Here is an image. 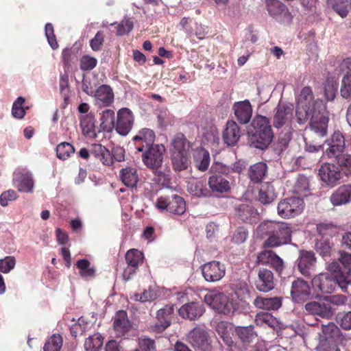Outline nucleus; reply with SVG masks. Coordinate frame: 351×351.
Masks as SVG:
<instances>
[{
	"instance_id": "c03bdc74",
	"label": "nucleus",
	"mask_w": 351,
	"mask_h": 351,
	"mask_svg": "<svg viewBox=\"0 0 351 351\" xmlns=\"http://www.w3.org/2000/svg\"><path fill=\"white\" fill-rule=\"evenodd\" d=\"M235 332L239 339L244 343H250L256 337V335L254 332V326L252 325L247 326H237Z\"/></svg>"
},
{
	"instance_id": "7c9ffc66",
	"label": "nucleus",
	"mask_w": 351,
	"mask_h": 351,
	"mask_svg": "<svg viewBox=\"0 0 351 351\" xmlns=\"http://www.w3.org/2000/svg\"><path fill=\"white\" fill-rule=\"evenodd\" d=\"M113 327L117 334L119 336L123 335L129 330L130 324L125 311H119L116 313L114 318Z\"/></svg>"
},
{
	"instance_id": "b1692460",
	"label": "nucleus",
	"mask_w": 351,
	"mask_h": 351,
	"mask_svg": "<svg viewBox=\"0 0 351 351\" xmlns=\"http://www.w3.org/2000/svg\"><path fill=\"white\" fill-rule=\"evenodd\" d=\"M341 68L343 71L347 70L341 80V95L345 99H351V58L344 59Z\"/></svg>"
},
{
	"instance_id": "5701e85b",
	"label": "nucleus",
	"mask_w": 351,
	"mask_h": 351,
	"mask_svg": "<svg viewBox=\"0 0 351 351\" xmlns=\"http://www.w3.org/2000/svg\"><path fill=\"white\" fill-rule=\"evenodd\" d=\"M248 135L250 143L256 148L264 149L271 143L274 133L268 131L254 132L249 130Z\"/></svg>"
},
{
	"instance_id": "864d4df0",
	"label": "nucleus",
	"mask_w": 351,
	"mask_h": 351,
	"mask_svg": "<svg viewBox=\"0 0 351 351\" xmlns=\"http://www.w3.org/2000/svg\"><path fill=\"white\" fill-rule=\"evenodd\" d=\"M293 191L298 195L304 197L307 196L309 192L308 179L303 175L298 176L294 185Z\"/></svg>"
},
{
	"instance_id": "0e129e2a",
	"label": "nucleus",
	"mask_w": 351,
	"mask_h": 351,
	"mask_svg": "<svg viewBox=\"0 0 351 351\" xmlns=\"http://www.w3.org/2000/svg\"><path fill=\"white\" fill-rule=\"evenodd\" d=\"M16 262L15 257L12 256H8L0 259V272L8 274L15 267Z\"/></svg>"
},
{
	"instance_id": "9b49d317",
	"label": "nucleus",
	"mask_w": 351,
	"mask_h": 351,
	"mask_svg": "<svg viewBox=\"0 0 351 351\" xmlns=\"http://www.w3.org/2000/svg\"><path fill=\"white\" fill-rule=\"evenodd\" d=\"M202 274L207 282H215L221 280L226 274V266L217 261H210L202 267Z\"/></svg>"
},
{
	"instance_id": "f704fd0d",
	"label": "nucleus",
	"mask_w": 351,
	"mask_h": 351,
	"mask_svg": "<svg viewBox=\"0 0 351 351\" xmlns=\"http://www.w3.org/2000/svg\"><path fill=\"white\" fill-rule=\"evenodd\" d=\"M93 96L106 106H110L114 101L112 89L106 84L99 86Z\"/></svg>"
},
{
	"instance_id": "c756f323",
	"label": "nucleus",
	"mask_w": 351,
	"mask_h": 351,
	"mask_svg": "<svg viewBox=\"0 0 351 351\" xmlns=\"http://www.w3.org/2000/svg\"><path fill=\"white\" fill-rule=\"evenodd\" d=\"M170 153L171 155L189 154V143L182 134H178L171 141Z\"/></svg>"
},
{
	"instance_id": "680f3d73",
	"label": "nucleus",
	"mask_w": 351,
	"mask_h": 351,
	"mask_svg": "<svg viewBox=\"0 0 351 351\" xmlns=\"http://www.w3.org/2000/svg\"><path fill=\"white\" fill-rule=\"evenodd\" d=\"M62 345V339L60 335H53L45 343L43 351H60Z\"/></svg>"
},
{
	"instance_id": "e2e57ef3",
	"label": "nucleus",
	"mask_w": 351,
	"mask_h": 351,
	"mask_svg": "<svg viewBox=\"0 0 351 351\" xmlns=\"http://www.w3.org/2000/svg\"><path fill=\"white\" fill-rule=\"evenodd\" d=\"M213 169H216L220 173L228 175L231 172L239 173L242 171V167L239 165L233 164L231 167L227 166L222 163H216L212 166Z\"/></svg>"
},
{
	"instance_id": "f257e3e1",
	"label": "nucleus",
	"mask_w": 351,
	"mask_h": 351,
	"mask_svg": "<svg viewBox=\"0 0 351 351\" xmlns=\"http://www.w3.org/2000/svg\"><path fill=\"white\" fill-rule=\"evenodd\" d=\"M295 117L300 125L310 120V129L318 136L323 137L326 135L329 119L322 100L316 99L313 102V108L297 104Z\"/></svg>"
},
{
	"instance_id": "6e6d98bb",
	"label": "nucleus",
	"mask_w": 351,
	"mask_h": 351,
	"mask_svg": "<svg viewBox=\"0 0 351 351\" xmlns=\"http://www.w3.org/2000/svg\"><path fill=\"white\" fill-rule=\"evenodd\" d=\"M143 254L138 250L131 249L125 254V261L129 266L138 267V265L143 261Z\"/></svg>"
},
{
	"instance_id": "6ab92c4d",
	"label": "nucleus",
	"mask_w": 351,
	"mask_h": 351,
	"mask_svg": "<svg viewBox=\"0 0 351 351\" xmlns=\"http://www.w3.org/2000/svg\"><path fill=\"white\" fill-rule=\"evenodd\" d=\"M311 295V289L307 282L298 278L291 284V295L293 300L300 302L308 300Z\"/></svg>"
},
{
	"instance_id": "423d86ee",
	"label": "nucleus",
	"mask_w": 351,
	"mask_h": 351,
	"mask_svg": "<svg viewBox=\"0 0 351 351\" xmlns=\"http://www.w3.org/2000/svg\"><path fill=\"white\" fill-rule=\"evenodd\" d=\"M165 150V146L162 144H154L147 147L141 152L143 162L147 168L158 169L162 164Z\"/></svg>"
},
{
	"instance_id": "de8ad7c7",
	"label": "nucleus",
	"mask_w": 351,
	"mask_h": 351,
	"mask_svg": "<svg viewBox=\"0 0 351 351\" xmlns=\"http://www.w3.org/2000/svg\"><path fill=\"white\" fill-rule=\"evenodd\" d=\"M333 243L328 239H320L317 241L315 244L316 252L324 258H328L331 256Z\"/></svg>"
},
{
	"instance_id": "c85d7f7f",
	"label": "nucleus",
	"mask_w": 351,
	"mask_h": 351,
	"mask_svg": "<svg viewBox=\"0 0 351 351\" xmlns=\"http://www.w3.org/2000/svg\"><path fill=\"white\" fill-rule=\"evenodd\" d=\"M254 305L260 309L271 311L277 310L282 306V300L279 297L265 298L257 296L254 302Z\"/></svg>"
},
{
	"instance_id": "603ef678",
	"label": "nucleus",
	"mask_w": 351,
	"mask_h": 351,
	"mask_svg": "<svg viewBox=\"0 0 351 351\" xmlns=\"http://www.w3.org/2000/svg\"><path fill=\"white\" fill-rule=\"evenodd\" d=\"M103 345V338L99 333L89 336L84 342L86 351H99Z\"/></svg>"
},
{
	"instance_id": "2f4dec72",
	"label": "nucleus",
	"mask_w": 351,
	"mask_h": 351,
	"mask_svg": "<svg viewBox=\"0 0 351 351\" xmlns=\"http://www.w3.org/2000/svg\"><path fill=\"white\" fill-rule=\"evenodd\" d=\"M292 137V132L288 130L282 131L276 142L274 144V152L277 156H281L287 149L289 141Z\"/></svg>"
},
{
	"instance_id": "79ce46f5",
	"label": "nucleus",
	"mask_w": 351,
	"mask_h": 351,
	"mask_svg": "<svg viewBox=\"0 0 351 351\" xmlns=\"http://www.w3.org/2000/svg\"><path fill=\"white\" fill-rule=\"evenodd\" d=\"M252 126V129L250 130L251 131L261 132L268 131L269 132H273L269 119L262 115H257L254 118Z\"/></svg>"
},
{
	"instance_id": "58836bf2",
	"label": "nucleus",
	"mask_w": 351,
	"mask_h": 351,
	"mask_svg": "<svg viewBox=\"0 0 351 351\" xmlns=\"http://www.w3.org/2000/svg\"><path fill=\"white\" fill-rule=\"evenodd\" d=\"M328 3L342 18L346 17L351 9V0H328Z\"/></svg>"
},
{
	"instance_id": "49530a36",
	"label": "nucleus",
	"mask_w": 351,
	"mask_h": 351,
	"mask_svg": "<svg viewBox=\"0 0 351 351\" xmlns=\"http://www.w3.org/2000/svg\"><path fill=\"white\" fill-rule=\"evenodd\" d=\"M273 186L267 184L263 185L258 193V201L263 204H269L275 199Z\"/></svg>"
},
{
	"instance_id": "f8f14e48",
	"label": "nucleus",
	"mask_w": 351,
	"mask_h": 351,
	"mask_svg": "<svg viewBox=\"0 0 351 351\" xmlns=\"http://www.w3.org/2000/svg\"><path fill=\"white\" fill-rule=\"evenodd\" d=\"M304 309L308 315L326 319H330L334 314L331 305L325 300L308 302L304 305Z\"/></svg>"
},
{
	"instance_id": "a211bd4d",
	"label": "nucleus",
	"mask_w": 351,
	"mask_h": 351,
	"mask_svg": "<svg viewBox=\"0 0 351 351\" xmlns=\"http://www.w3.org/2000/svg\"><path fill=\"white\" fill-rule=\"evenodd\" d=\"M211 171H215L208 179V186L211 191L220 193L229 191L231 189L232 183L228 180V175L220 173L218 171L212 168Z\"/></svg>"
},
{
	"instance_id": "dca6fc26",
	"label": "nucleus",
	"mask_w": 351,
	"mask_h": 351,
	"mask_svg": "<svg viewBox=\"0 0 351 351\" xmlns=\"http://www.w3.org/2000/svg\"><path fill=\"white\" fill-rule=\"evenodd\" d=\"M191 345L199 351H210L211 346L207 332L200 328H195L189 334Z\"/></svg>"
},
{
	"instance_id": "6e6552de",
	"label": "nucleus",
	"mask_w": 351,
	"mask_h": 351,
	"mask_svg": "<svg viewBox=\"0 0 351 351\" xmlns=\"http://www.w3.org/2000/svg\"><path fill=\"white\" fill-rule=\"evenodd\" d=\"M317 258L313 252L300 250L295 261V265L299 272L305 277H310L315 271Z\"/></svg>"
},
{
	"instance_id": "09e8293b",
	"label": "nucleus",
	"mask_w": 351,
	"mask_h": 351,
	"mask_svg": "<svg viewBox=\"0 0 351 351\" xmlns=\"http://www.w3.org/2000/svg\"><path fill=\"white\" fill-rule=\"evenodd\" d=\"M339 169L346 176H351V154L343 152L334 159Z\"/></svg>"
},
{
	"instance_id": "3c124183",
	"label": "nucleus",
	"mask_w": 351,
	"mask_h": 351,
	"mask_svg": "<svg viewBox=\"0 0 351 351\" xmlns=\"http://www.w3.org/2000/svg\"><path fill=\"white\" fill-rule=\"evenodd\" d=\"M322 331L325 339L321 341H334L333 339L338 337L340 332L339 328L333 323L328 322L327 324L322 325Z\"/></svg>"
},
{
	"instance_id": "9d476101",
	"label": "nucleus",
	"mask_w": 351,
	"mask_h": 351,
	"mask_svg": "<svg viewBox=\"0 0 351 351\" xmlns=\"http://www.w3.org/2000/svg\"><path fill=\"white\" fill-rule=\"evenodd\" d=\"M265 7L269 14L282 23L291 22L293 16L287 7L279 0H265Z\"/></svg>"
},
{
	"instance_id": "37998d69",
	"label": "nucleus",
	"mask_w": 351,
	"mask_h": 351,
	"mask_svg": "<svg viewBox=\"0 0 351 351\" xmlns=\"http://www.w3.org/2000/svg\"><path fill=\"white\" fill-rule=\"evenodd\" d=\"M255 323L261 327L275 328L278 325L277 319L269 313L261 312L256 314Z\"/></svg>"
},
{
	"instance_id": "13d9d810",
	"label": "nucleus",
	"mask_w": 351,
	"mask_h": 351,
	"mask_svg": "<svg viewBox=\"0 0 351 351\" xmlns=\"http://www.w3.org/2000/svg\"><path fill=\"white\" fill-rule=\"evenodd\" d=\"M74 152L73 145L66 142L61 143L56 147L57 157L63 160L67 159Z\"/></svg>"
},
{
	"instance_id": "393cba45",
	"label": "nucleus",
	"mask_w": 351,
	"mask_h": 351,
	"mask_svg": "<svg viewBox=\"0 0 351 351\" xmlns=\"http://www.w3.org/2000/svg\"><path fill=\"white\" fill-rule=\"evenodd\" d=\"M330 201L333 206H338L351 202V184H343L337 189L330 195Z\"/></svg>"
},
{
	"instance_id": "4c0bfd02",
	"label": "nucleus",
	"mask_w": 351,
	"mask_h": 351,
	"mask_svg": "<svg viewBox=\"0 0 351 351\" xmlns=\"http://www.w3.org/2000/svg\"><path fill=\"white\" fill-rule=\"evenodd\" d=\"M115 126V115L114 110L106 109L101 115V128L107 132H112Z\"/></svg>"
},
{
	"instance_id": "20e7f679",
	"label": "nucleus",
	"mask_w": 351,
	"mask_h": 351,
	"mask_svg": "<svg viewBox=\"0 0 351 351\" xmlns=\"http://www.w3.org/2000/svg\"><path fill=\"white\" fill-rule=\"evenodd\" d=\"M156 206L161 210L176 214L182 215L186 210V204L182 197L177 194L161 196L158 198Z\"/></svg>"
},
{
	"instance_id": "4468645a",
	"label": "nucleus",
	"mask_w": 351,
	"mask_h": 351,
	"mask_svg": "<svg viewBox=\"0 0 351 351\" xmlns=\"http://www.w3.org/2000/svg\"><path fill=\"white\" fill-rule=\"evenodd\" d=\"M134 122L132 111L127 108H121L117 112V121L114 129L121 136H126L131 130Z\"/></svg>"
},
{
	"instance_id": "412c9836",
	"label": "nucleus",
	"mask_w": 351,
	"mask_h": 351,
	"mask_svg": "<svg viewBox=\"0 0 351 351\" xmlns=\"http://www.w3.org/2000/svg\"><path fill=\"white\" fill-rule=\"evenodd\" d=\"M275 287L273 273L265 268L260 269L258 278L256 280V287L259 291L268 292Z\"/></svg>"
},
{
	"instance_id": "cd10ccee",
	"label": "nucleus",
	"mask_w": 351,
	"mask_h": 351,
	"mask_svg": "<svg viewBox=\"0 0 351 351\" xmlns=\"http://www.w3.org/2000/svg\"><path fill=\"white\" fill-rule=\"evenodd\" d=\"M240 136L241 131L239 125L234 121H228L223 132L224 143L229 146L234 145L239 140Z\"/></svg>"
},
{
	"instance_id": "bb28decb",
	"label": "nucleus",
	"mask_w": 351,
	"mask_h": 351,
	"mask_svg": "<svg viewBox=\"0 0 351 351\" xmlns=\"http://www.w3.org/2000/svg\"><path fill=\"white\" fill-rule=\"evenodd\" d=\"M234 115L241 124L250 122L252 116V108L248 100L236 102L233 106Z\"/></svg>"
},
{
	"instance_id": "f03ea898",
	"label": "nucleus",
	"mask_w": 351,
	"mask_h": 351,
	"mask_svg": "<svg viewBox=\"0 0 351 351\" xmlns=\"http://www.w3.org/2000/svg\"><path fill=\"white\" fill-rule=\"evenodd\" d=\"M311 283L315 291L322 294H329L334 292L337 287L346 292L350 285V280L348 277H343L342 274L333 276L332 274L323 272L315 276Z\"/></svg>"
},
{
	"instance_id": "e433bc0d",
	"label": "nucleus",
	"mask_w": 351,
	"mask_h": 351,
	"mask_svg": "<svg viewBox=\"0 0 351 351\" xmlns=\"http://www.w3.org/2000/svg\"><path fill=\"white\" fill-rule=\"evenodd\" d=\"M236 213L238 217L243 222L252 223V219L256 218L258 215V213L254 208L247 204L239 205L236 209Z\"/></svg>"
},
{
	"instance_id": "f3484780",
	"label": "nucleus",
	"mask_w": 351,
	"mask_h": 351,
	"mask_svg": "<svg viewBox=\"0 0 351 351\" xmlns=\"http://www.w3.org/2000/svg\"><path fill=\"white\" fill-rule=\"evenodd\" d=\"M174 313L173 306L166 305L159 309L156 313L157 322L152 326L153 330L162 332L171 324V319Z\"/></svg>"
},
{
	"instance_id": "aec40b11",
	"label": "nucleus",
	"mask_w": 351,
	"mask_h": 351,
	"mask_svg": "<svg viewBox=\"0 0 351 351\" xmlns=\"http://www.w3.org/2000/svg\"><path fill=\"white\" fill-rule=\"evenodd\" d=\"M137 152H143L145 149L154 145L155 134L149 128H143L132 138Z\"/></svg>"
},
{
	"instance_id": "4be33fe9",
	"label": "nucleus",
	"mask_w": 351,
	"mask_h": 351,
	"mask_svg": "<svg viewBox=\"0 0 351 351\" xmlns=\"http://www.w3.org/2000/svg\"><path fill=\"white\" fill-rule=\"evenodd\" d=\"M178 313L184 319L195 320L203 315L204 308L202 304L192 302L182 305L179 308Z\"/></svg>"
},
{
	"instance_id": "5fc2aeb1",
	"label": "nucleus",
	"mask_w": 351,
	"mask_h": 351,
	"mask_svg": "<svg viewBox=\"0 0 351 351\" xmlns=\"http://www.w3.org/2000/svg\"><path fill=\"white\" fill-rule=\"evenodd\" d=\"M195 160L198 169L205 171L208 169L210 164V154L206 150H200L197 152Z\"/></svg>"
},
{
	"instance_id": "0eeeda50",
	"label": "nucleus",
	"mask_w": 351,
	"mask_h": 351,
	"mask_svg": "<svg viewBox=\"0 0 351 351\" xmlns=\"http://www.w3.org/2000/svg\"><path fill=\"white\" fill-rule=\"evenodd\" d=\"M304 209V201L298 197H291L282 199L278 204V214L282 218L294 217Z\"/></svg>"
},
{
	"instance_id": "774afa93",
	"label": "nucleus",
	"mask_w": 351,
	"mask_h": 351,
	"mask_svg": "<svg viewBox=\"0 0 351 351\" xmlns=\"http://www.w3.org/2000/svg\"><path fill=\"white\" fill-rule=\"evenodd\" d=\"M189 189L194 195L197 197L206 196L208 193L204 183L199 180L189 183Z\"/></svg>"
},
{
	"instance_id": "4d7b16f0",
	"label": "nucleus",
	"mask_w": 351,
	"mask_h": 351,
	"mask_svg": "<svg viewBox=\"0 0 351 351\" xmlns=\"http://www.w3.org/2000/svg\"><path fill=\"white\" fill-rule=\"evenodd\" d=\"M315 101L313 99L311 88L308 86L302 88L298 98V104L311 106V108H313V102Z\"/></svg>"
},
{
	"instance_id": "2eb2a0df",
	"label": "nucleus",
	"mask_w": 351,
	"mask_h": 351,
	"mask_svg": "<svg viewBox=\"0 0 351 351\" xmlns=\"http://www.w3.org/2000/svg\"><path fill=\"white\" fill-rule=\"evenodd\" d=\"M258 264L269 265L278 273H281L285 269L284 261L274 251L265 250L261 251L257 256Z\"/></svg>"
},
{
	"instance_id": "ea45409f",
	"label": "nucleus",
	"mask_w": 351,
	"mask_h": 351,
	"mask_svg": "<svg viewBox=\"0 0 351 351\" xmlns=\"http://www.w3.org/2000/svg\"><path fill=\"white\" fill-rule=\"evenodd\" d=\"M221 297L222 300H221L219 305L224 306V308L221 311H218L219 313L229 315L234 313L235 312L240 311L239 302L237 300H229L225 294Z\"/></svg>"
},
{
	"instance_id": "72a5a7b5",
	"label": "nucleus",
	"mask_w": 351,
	"mask_h": 351,
	"mask_svg": "<svg viewBox=\"0 0 351 351\" xmlns=\"http://www.w3.org/2000/svg\"><path fill=\"white\" fill-rule=\"evenodd\" d=\"M267 173V166L266 163L263 162H257L250 166L248 175L251 180L254 183L261 182L266 176Z\"/></svg>"
},
{
	"instance_id": "39448f33",
	"label": "nucleus",
	"mask_w": 351,
	"mask_h": 351,
	"mask_svg": "<svg viewBox=\"0 0 351 351\" xmlns=\"http://www.w3.org/2000/svg\"><path fill=\"white\" fill-rule=\"evenodd\" d=\"M291 227L285 222H279L275 232L263 243L265 247H277L291 241Z\"/></svg>"
},
{
	"instance_id": "a19ab883",
	"label": "nucleus",
	"mask_w": 351,
	"mask_h": 351,
	"mask_svg": "<svg viewBox=\"0 0 351 351\" xmlns=\"http://www.w3.org/2000/svg\"><path fill=\"white\" fill-rule=\"evenodd\" d=\"M223 294L224 293L217 291H210L204 296V301L213 309L218 312V311H221L224 308V306L219 305L222 300L221 296H223Z\"/></svg>"
},
{
	"instance_id": "a18cd8bd",
	"label": "nucleus",
	"mask_w": 351,
	"mask_h": 351,
	"mask_svg": "<svg viewBox=\"0 0 351 351\" xmlns=\"http://www.w3.org/2000/svg\"><path fill=\"white\" fill-rule=\"evenodd\" d=\"M171 162L173 168L176 171H181L186 170L189 164V154H179V155H171Z\"/></svg>"
},
{
	"instance_id": "8fccbe9b",
	"label": "nucleus",
	"mask_w": 351,
	"mask_h": 351,
	"mask_svg": "<svg viewBox=\"0 0 351 351\" xmlns=\"http://www.w3.org/2000/svg\"><path fill=\"white\" fill-rule=\"evenodd\" d=\"M80 126L83 134L86 137L94 138L97 136L95 123L92 117H84L80 121Z\"/></svg>"
},
{
	"instance_id": "bf43d9fd",
	"label": "nucleus",
	"mask_w": 351,
	"mask_h": 351,
	"mask_svg": "<svg viewBox=\"0 0 351 351\" xmlns=\"http://www.w3.org/2000/svg\"><path fill=\"white\" fill-rule=\"evenodd\" d=\"M339 254L338 261L343 267L346 273L343 276L348 277L350 280L351 285V254L345 252H340Z\"/></svg>"
},
{
	"instance_id": "a878e982",
	"label": "nucleus",
	"mask_w": 351,
	"mask_h": 351,
	"mask_svg": "<svg viewBox=\"0 0 351 351\" xmlns=\"http://www.w3.org/2000/svg\"><path fill=\"white\" fill-rule=\"evenodd\" d=\"M14 186L21 192L31 193L34 186L32 175L29 172H16L13 178Z\"/></svg>"
},
{
	"instance_id": "052dcab7",
	"label": "nucleus",
	"mask_w": 351,
	"mask_h": 351,
	"mask_svg": "<svg viewBox=\"0 0 351 351\" xmlns=\"http://www.w3.org/2000/svg\"><path fill=\"white\" fill-rule=\"evenodd\" d=\"M89 328V324L81 317L77 322L71 326V334L73 337H76L77 335H83Z\"/></svg>"
},
{
	"instance_id": "c9c22d12",
	"label": "nucleus",
	"mask_w": 351,
	"mask_h": 351,
	"mask_svg": "<svg viewBox=\"0 0 351 351\" xmlns=\"http://www.w3.org/2000/svg\"><path fill=\"white\" fill-rule=\"evenodd\" d=\"M120 178L124 185L129 188L136 187L138 181L137 170L132 167L123 169L120 172Z\"/></svg>"
},
{
	"instance_id": "69168bd1",
	"label": "nucleus",
	"mask_w": 351,
	"mask_h": 351,
	"mask_svg": "<svg viewBox=\"0 0 351 351\" xmlns=\"http://www.w3.org/2000/svg\"><path fill=\"white\" fill-rule=\"evenodd\" d=\"M280 221H265L258 227V231L262 234L271 235L276 230Z\"/></svg>"
},
{
	"instance_id": "338daca9",
	"label": "nucleus",
	"mask_w": 351,
	"mask_h": 351,
	"mask_svg": "<svg viewBox=\"0 0 351 351\" xmlns=\"http://www.w3.org/2000/svg\"><path fill=\"white\" fill-rule=\"evenodd\" d=\"M25 102V99L19 97L14 102L12 108V114L16 119H23L25 114V111L23 108V104Z\"/></svg>"
},
{
	"instance_id": "7ed1b4c3",
	"label": "nucleus",
	"mask_w": 351,
	"mask_h": 351,
	"mask_svg": "<svg viewBox=\"0 0 351 351\" xmlns=\"http://www.w3.org/2000/svg\"><path fill=\"white\" fill-rule=\"evenodd\" d=\"M293 106L291 104L280 101L274 109L273 116V125L274 128L280 129L284 127L282 131L286 132L291 130L292 132L291 123L293 118Z\"/></svg>"
},
{
	"instance_id": "473e14b6",
	"label": "nucleus",
	"mask_w": 351,
	"mask_h": 351,
	"mask_svg": "<svg viewBox=\"0 0 351 351\" xmlns=\"http://www.w3.org/2000/svg\"><path fill=\"white\" fill-rule=\"evenodd\" d=\"M232 329V325L226 322H219L215 326V330L217 335L228 348H231L233 345V340L230 335Z\"/></svg>"
},
{
	"instance_id": "ddd939ff",
	"label": "nucleus",
	"mask_w": 351,
	"mask_h": 351,
	"mask_svg": "<svg viewBox=\"0 0 351 351\" xmlns=\"http://www.w3.org/2000/svg\"><path fill=\"white\" fill-rule=\"evenodd\" d=\"M319 176L326 185L334 186L341 180V172L336 165L326 162L319 167Z\"/></svg>"
},
{
	"instance_id": "1a4fd4ad",
	"label": "nucleus",
	"mask_w": 351,
	"mask_h": 351,
	"mask_svg": "<svg viewBox=\"0 0 351 351\" xmlns=\"http://www.w3.org/2000/svg\"><path fill=\"white\" fill-rule=\"evenodd\" d=\"M325 155L330 159H335L339 155L345 152L346 143L343 134L339 131H335L332 135L328 138L324 147Z\"/></svg>"
}]
</instances>
